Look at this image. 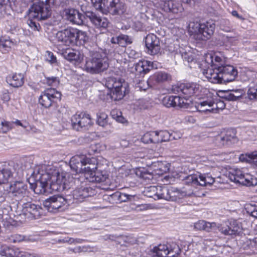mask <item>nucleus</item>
I'll return each mask as SVG.
<instances>
[{
	"instance_id": "nucleus-64",
	"label": "nucleus",
	"mask_w": 257,
	"mask_h": 257,
	"mask_svg": "<svg viewBox=\"0 0 257 257\" xmlns=\"http://www.w3.org/2000/svg\"><path fill=\"white\" fill-rule=\"evenodd\" d=\"M86 249H87L86 247L85 246H78L73 248H68V249L69 251H73L75 253L85 251L86 250Z\"/></svg>"
},
{
	"instance_id": "nucleus-55",
	"label": "nucleus",
	"mask_w": 257,
	"mask_h": 257,
	"mask_svg": "<svg viewBox=\"0 0 257 257\" xmlns=\"http://www.w3.org/2000/svg\"><path fill=\"white\" fill-rule=\"evenodd\" d=\"M24 239L25 237L24 236L18 234L12 235L9 237L10 241L13 243L21 242L24 240Z\"/></svg>"
},
{
	"instance_id": "nucleus-44",
	"label": "nucleus",
	"mask_w": 257,
	"mask_h": 257,
	"mask_svg": "<svg viewBox=\"0 0 257 257\" xmlns=\"http://www.w3.org/2000/svg\"><path fill=\"white\" fill-rule=\"evenodd\" d=\"M96 115V123L98 125L103 127H105L109 125V123L108 121V115L105 112L102 111H99L97 113Z\"/></svg>"
},
{
	"instance_id": "nucleus-10",
	"label": "nucleus",
	"mask_w": 257,
	"mask_h": 257,
	"mask_svg": "<svg viewBox=\"0 0 257 257\" xmlns=\"http://www.w3.org/2000/svg\"><path fill=\"white\" fill-rule=\"evenodd\" d=\"M34 0H27L28 2L32 3ZM29 9V16L31 18H37L38 20H45L51 14V8L48 3L49 0H37Z\"/></svg>"
},
{
	"instance_id": "nucleus-29",
	"label": "nucleus",
	"mask_w": 257,
	"mask_h": 257,
	"mask_svg": "<svg viewBox=\"0 0 257 257\" xmlns=\"http://www.w3.org/2000/svg\"><path fill=\"white\" fill-rule=\"evenodd\" d=\"M65 18L73 24L81 25L83 24L85 16L75 9H65Z\"/></svg>"
},
{
	"instance_id": "nucleus-59",
	"label": "nucleus",
	"mask_w": 257,
	"mask_h": 257,
	"mask_svg": "<svg viewBox=\"0 0 257 257\" xmlns=\"http://www.w3.org/2000/svg\"><path fill=\"white\" fill-rule=\"evenodd\" d=\"M252 153L248 155H241L239 156V160L242 162H252L253 163V157L251 156Z\"/></svg>"
},
{
	"instance_id": "nucleus-37",
	"label": "nucleus",
	"mask_w": 257,
	"mask_h": 257,
	"mask_svg": "<svg viewBox=\"0 0 257 257\" xmlns=\"http://www.w3.org/2000/svg\"><path fill=\"white\" fill-rule=\"evenodd\" d=\"M170 167V164L166 162L157 161L152 164V168L155 173L158 175H162L168 172Z\"/></svg>"
},
{
	"instance_id": "nucleus-38",
	"label": "nucleus",
	"mask_w": 257,
	"mask_h": 257,
	"mask_svg": "<svg viewBox=\"0 0 257 257\" xmlns=\"http://www.w3.org/2000/svg\"><path fill=\"white\" fill-rule=\"evenodd\" d=\"M160 136L162 137L161 140H159L158 143L164 142L171 141L173 140H177L181 138V134L177 132H172L170 133L167 131H160Z\"/></svg>"
},
{
	"instance_id": "nucleus-23",
	"label": "nucleus",
	"mask_w": 257,
	"mask_h": 257,
	"mask_svg": "<svg viewBox=\"0 0 257 257\" xmlns=\"http://www.w3.org/2000/svg\"><path fill=\"white\" fill-rule=\"evenodd\" d=\"M156 5L158 8L166 13L178 14L183 10L180 3L173 0H159Z\"/></svg>"
},
{
	"instance_id": "nucleus-39",
	"label": "nucleus",
	"mask_w": 257,
	"mask_h": 257,
	"mask_svg": "<svg viewBox=\"0 0 257 257\" xmlns=\"http://www.w3.org/2000/svg\"><path fill=\"white\" fill-rule=\"evenodd\" d=\"M111 42L113 44H117L120 46L125 47L127 44L132 43V39L128 36L126 35H120L111 39Z\"/></svg>"
},
{
	"instance_id": "nucleus-22",
	"label": "nucleus",
	"mask_w": 257,
	"mask_h": 257,
	"mask_svg": "<svg viewBox=\"0 0 257 257\" xmlns=\"http://www.w3.org/2000/svg\"><path fill=\"white\" fill-rule=\"evenodd\" d=\"M103 168L100 163H97L96 170L92 173L89 172L87 174V180L89 182H102L105 181L109 177V172Z\"/></svg>"
},
{
	"instance_id": "nucleus-18",
	"label": "nucleus",
	"mask_w": 257,
	"mask_h": 257,
	"mask_svg": "<svg viewBox=\"0 0 257 257\" xmlns=\"http://www.w3.org/2000/svg\"><path fill=\"white\" fill-rule=\"evenodd\" d=\"M94 194V190L87 186L81 185L80 187L76 188L73 191L71 194L67 195L65 197V203L68 200H71L72 198L77 202H81L84 199L91 196Z\"/></svg>"
},
{
	"instance_id": "nucleus-34",
	"label": "nucleus",
	"mask_w": 257,
	"mask_h": 257,
	"mask_svg": "<svg viewBox=\"0 0 257 257\" xmlns=\"http://www.w3.org/2000/svg\"><path fill=\"white\" fill-rule=\"evenodd\" d=\"M6 80L11 86L14 87H19L23 85L24 77L21 73H15L8 76Z\"/></svg>"
},
{
	"instance_id": "nucleus-17",
	"label": "nucleus",
	"mask_w": 257,
	"mask_h": 257,
	"mask_svg": "<svg viewBox=\"0 0 257 257\" xmlns=\"http://www.w3.org/2000/svg\"><path fill=\"white\" fill-rule=\"evenodd\" d=\"M125 11V5L120 0H103L102 14L108 13L112 15H121Z\"/></svg>"
},
{
	"instance_id": "nucleus-1",
	"label": "nucleus",
	"mask_w": 257,
	"mask_h": 257,
	"mask_svg": "<svg viewBox=\"0 0 257 257\" xmlns=\"http://www.w3.org/2000/svg\"><path fill=\"white\" fill-rule=\"evenodd\" d=\"M32 176L36 182L35 193L44 194L64 190V174L57 169L45 165L36 166Z\"/></svg>"
},
{
	"instance_id": "nucleus-50",
	"label": "nucleus",
	"mask_w": 257,
	"mask_h": 257,
	"mask_svg": "<svg viewBox=\"0 0 257 257\" xmlns=\"http://www.w3.org/2000/svg\"><path fill=\"white\" fill-rule=\"evenodd\" d=\"M87 40L88 37L86 32L78 30V32L77 34L76 44H75V45H83Z\"/></svg>"
},
{
	"instance_id": "nucleus-45",
	"label": "nucleus",
	"mask_w": 257,
	"mask_h": 257,
	"mask_svg": "<svg viewBox=\"0 0 257 257\" xmlns=\"http://www.w3.org/2000/svg\"><path fill=\"white\" fill-rule=\"evenodd\" d=\"M120 192L116 191L111 194H106L103 196V200L111 204L120 203Z\"/></svg>"
},
{
	"instance_id": "nucleus-11",
	"label": "nucleus",
	"mask_w": 257,
	"mask_h": 257,
	"mask_svg": "<svg viewBox=\"0 0 257 257\" xmlns=\"http://www.w3.org/2000/svg\"><path fill=\"white\" fill-rule=\"evenodd\" d=\"M214 97L208 89H204L203 95L195 105L197 110L205 114L215 112Z\"/></svg>"
},
{
	"instance_id": "nucleus-56",
	"label": "nucleus",
	"mask_w": 257,
	"mask_h": 257,
	"mask_svg": "<svg viewBox=\"0 0 257 257\" xmlns=\"http://www.w3.org/2000/svg\"><path fill=\"white\" fill-rule=\"evenodd\" d=\"M46 60L52 64L56 62V58L52 52L50 51H46L45 54Z\"/></svg>"
},
{
	"instance_id": "nucleus-27",
	"label": "nucleus",
	"mask_w": 257,
	"mask_h": 257,
	"mask_svg": "<svg viewBox=\"0 0 257 257\" xmlns=\"http://www.w3.org/2000/svg\"><path fill=\"white\" fill-rule=\"evenodd\" d=\"M28 190L27 185L22 181H16L10 185V193L16 200L25 196Z\"/></svg>"
},
{
	"instance_id": "nucleus-35",
	"label": "nucleus",
	"mask_w": 257,
	"mask_h": 257,
	"mask_svg": "<svg viewBox=\"0 0 257 257\" xmlns=\"http://www.w3.org/2000/svg\"><path fill=\"white\" fill-rule=\"evenodd\" d=\"M23 251L18 248H13L5 245L0 244V254L6 257H22Z\"/></svg>"
},
{
	"instance_id": "nucleus-31",
	"label": "nucleus",
	"mask_w": 257,
	"mask_h": 257,
	"mask_svg": "<svg viewBox=\"0 0 257 257\" xmlns=\"http://www.w3.org/2000/svg\"><path fill=\"white\" fill-rule=\"evenodd\" d=\"M216 141L219 142V147L229 145L236 141V134L233 130H227L223 136L217 137Z\"/></svg>"
},
{
	"instance_id": "nucleus-7",
	"label": "nucleus",
	"mask_w": 257,
	"mask_h": 257,
	"mask_svg": "<svg viewBox=\"0 0 257 257\" xmlns=\"http://www.w3.org/2000/svg\"><path fill=\"white\" fill-rule=\"evenodd\" d=\"M204 89H207L203 88L197 83L194 82L181 83L173 86L172 88L174 93L184 95L182 98H184L185 102H187L188 98L193 95L202 96Z\"/></svg>"
},
{
	"instance_id": "nucleus-43",
	"label": "nucleus",
	"mask_w": 257,
	"mask_h": 257,
	"mask_svg": "<svg viewBox=\"0 0 257 257\" xmlns=\"http://www.w3.org/2000/svg\"><path fill=\"white\" fill-rule=\"evenodd\" d=\"M246 95V98L250 100L257 99V78L250 84Z\"/></svg>"
},
{
	"instance_id": "nucleus-54",
	"label": "nucleus",
	"mask_w": 257,
	"mask_h": 257,
	"mask_svg": "<svg viewBox=\"0 0 257 257\" xmlns=\"http://www.w3.org/2000/svg\"><path fill=\"white\" fill-rule=\"evenodd\" d=\"M64 0H49L48 3L49 5L52 3L56 8H61L62 10H64ZM49 6H50V5Z\"/></svg>"
},
{
	"instance_id": "nucleus-16",
	"label": "nucleus",
	"mask_w": 257,
	"mask_h": 257,
	"mask_svg": "<svg viewBox=\"0 0 257 257\" xmlns=\"http://www.w3.org/2000/svg\"><path fill=\"white\" fill-rule=\"evenodd\" d=\"M180 251L178 245L175 243L170 245V247L166 244H160L153 249V252L158 257H177Z\"/></svg>"
},
{
	"instance_id": "nucleus-53",
	"label": "nucleus",
	"mask_w": 257,
	"mask_h": 257,
	"mask_svg": "<svg viewBox=\"0 0 257 257\" xmlns=\"http://www.w3.org/2000/svg\"><path fill=\"white\" fill-rule=\"evenodd\" d=\"M91 1L95 9L102 13L103 0H91Z\"/></svg>"
},
{
	"instance_id": "nucleus-15",
	"label": "nucleus",
	"mask_w": 257,
	"mask_h": 257,
	"mask_svg": "<svg viewBox=\"0 0 257 257\" xmlns=\"http://www.w3.org/2000/svg\"><path fill=\"white\" fill-rule=\"evenodd\" d=\"M42 208L39 205L32 202L24 203L22 206L20 217L28 219L39 218L42 213Z\"/></svg>"
},
{
	"instance_id": "nucleus-5",
	"label": "nucleus",
	"mask_w": 257,
	"mask_h": 257,
	"mask_svg": "<svg viewBox=\"0 0 257 257\" xmlns=\"http://www.w3.org/2000/svg\"><path fill=\"white\" fill-rule=\"evenodd\" d=\"M215 28L214 22L210 20L203 23H191L189 25V31L194 34V38L198 40L206 41L214 33Z\"/></svg>"
},
{
	"instance_id": "nucleus-4",
	"label": "nucleus",
	"mask_w": 257,
	"mask_h": 257,
	"mask_svg": "<svg viewBox=\"0 0 257 257\" xmlns=\"http://www.w3.org/2000/svg\"><path fill=\"white\" fill-rule=\"evenodd\" d=\"M97 163H99L95 158H88L83 155L75 156L70 159L69 166L76 173L83 172L87 180V174L89 172L93 173L95 171Z\"/></svg>"
},
{
	"instance_id": "nucleus-57",
	"label": "nucleus",
	"mask_w": 257,
	"mask_h": 257,
	"mask_svg": "<svg viewBox=\"0 0 257 257\" xmlns=\"http://www.w3.org/2000/svg\"><path fill=\"white\" fill-rule=\"evenodd\" d=\"M225 107V104L224 102L222 100H215V112L217 113L219 110H222Z\"/></svg>"
},
{
	"instance_id": "nucleus-40",
	"label": "nucleus",
	"mask_w": 257,
	"mask_h": 257,
	"mask_svg": "<svg viewBox=\"0 0 257 257\" xmlns=\"http://www.w3.org/2000/svg\"><path fill=\"white\" fill-rule=\"evenodd\" d=\"M183 60L188 63V66L190 68H196V66H199L197 60L194 58V55L191 52H184L181 54Z\"/></svg>"
},
{
	"instance_id": "nucleus-6",
	"label": "nucleus",
	"mask_w": 257,
	"mask_h": 257,
	"mask_svg": "<svg viewBox=\"0 0 257 257\" xmlns=\"http://www.w3.org/2000/svg\"><path fill=\"white\" fill-rule=\"evenodd\" d=\"M105 85L110 90L111 99L114 101L121 100L128 92L127 84L119 78L109 77L106 79Z\"/></svg>"
},
{
	"instance_id": "nucleus-19",
	"label": "nucleus",
	"mask_w": 257,
	"mask_h": 257,
	"mask_svg": "<svg viewBox=\"0 0 257 257\" xmlns=\"http://www.w3.org/2000/svg\"><path fill=\"white\" fill-rule=\"evenodd\" d=\"M146 52L150 55H157L160 52L161 45L159 38L155 34L150 33L144 38Z\"/></svg>"
},
{
	"instance_id": "nucleus-13",
	"label": "nucleus",
	"mask_w": 257,
	"mask_h": 257,
	"mask_svg": "<svg viewBox=\"0 0 257 257\" xmlns=\"http://www.w3.org/2000/svg\"><path fill=\"white\" fill-rule=\"evenodd\" d=\"M61 96V93L55 89H48L42 93L39 98V102L45 108H49L53 103L60 101Z\"/></svg>"
},
{
	"instance_id": "nucleus-24",
	"label": "nucleus",
	"mask_w": 257,
	"mask_h": 257,
	"mask_svg": "<svg viewBox=\"0 0 257 257\" xmlns=\"http://www.w3.org/2000/svg\"><path fill=\"white\" fill-rule=\"evenodd\" d=\"M85 16L89 20L92 25L97 29H106L109 24L107 18L101 16L95 12L86 11Z\"/></svg>"
},
{
	"instance_id": "nucleus-36",
	"label": "nucleus",
	"mask_w": 257,
	"mask_h": 257,
	"mask_svg": "<svg viewBox=\"0 0 257 257\" xmlns=\"http://www.w3.org/2000/svg\"><path fill=\"white\" fill-rule=\"evenodd\" d=\"M194 228L198 230H204L210 232L215 229L217 226L215 222H209L203 220H200L194 223Z\"/></svg>"
},
{
	"instance_id": "nucleus-52",
	"label": "nucleus",
	"mask_w": 257,
	"mask_h": 257,
	"mask_svg": "<svg viewBox=\"0 0 257 257\" xmlns=\"http://www.w3.org/2000/svg\"><path fill=\"white\" fill-rule=\"evenodd\" d=\"M245 209L248 214L257 218V205H248L246 206Z\"/></svg>"
},
{
	"instance_id": "nucleus-61",
	"label": "nucleus",
	"mask_w": 257,
	"mask_h": 257,
	"mask_svg": "<svg viewBox=\"0 0 257 257\" xmlns=\"http://www.w3.org/2000/svg\"><path fill=\"white\" fill-rule=\"evenodd\" d=\"M240 96L241 95H235L233 93L229 92L225 94V98L229 101H235L238 99Z\"/></svg>"
},
{
	"instance_id": "nucleus-26",
	"label": "nucleus",
	"mask_w": 257,
	"mask_h": 257,
	"mask_svg": "<svg viewBox=\"0 0 257 257\" xmlns=\"http://www.w3.org/2000/svg\"><path fill=\"white\" fill-rule=\"evenodd\" d=\"M163 104L168 108L170 107H187L188 103L184 101L180 95H166L162 99Z\"/></svg>"
},
{
	"instance_id": "nucleus-30",
	"label": "nucleus",
	"mask_w": 257,
	"mask_h": 257,
	"mask_svg": "<svg viewBox=\"0 0 257 257\" xmlns=\"http://www.w3.org/2000/svg\"><path fill=\"white\" fill-rule=\"evenodd\" d=\"M83 59V55L73 48H65V59L78 66Z\"/></svg>"
},
{
	"instance_id": "nucleus-51",
	"label": "nucleus",
	"mask_w": 257,
	"mask_h": 257,
	"mask_svg": "<svg viewBox=\"0 0 257 257\" xmlns=\"http://www.w3.org/2000/svg\"><path fill=\"white\" fill-rule=\"evenodd\" d=\"M229 230H230L231 235L238 234L240 231L239 225L237 223L236 221L233 220L229 222Z\"/></svg>"
},
{
	"instance_id": "nucleus-33",
	"label": "nucleus",
	"mask_w": 257,
	"mask_h": 257,
	"mask_svg": "<svg viewBox=\"0 0 257 257\" xmlns=\"http://www.w3.org/2000/svg\"><path fill=\"white\" fill-rule=\"evenodd\" d=\"M78 32V29L76 28L68 27L65 29V46H75Z\"/></svg>"
},
{
	"instance_id": "nucleus-25",
	"label": "nucleus",
	"mask_w": 257,
	"mask_h": 257,
	"mask_svg": "<svg viewBox=\"0 0 257 257\" xmlns=\"http://www.w3.org/2000/svg\"><path fill=\"white\" fill-rule=\"evenodd\" d=\"M162 199L167 201H177L186 195V193L173 187L163 186Z\"/></svg>"
},
{
	"instance_id": "nucleus-49",
	"label": "nucleus",
	"mask_w": 257,
	"mask_h": 257,
	"mask_svg": "<svg viewBox=\"0 0 257 257\" xmlns=\"http://www.w3.org/2000/svg\"><path fill=\"white\" fill-rule=\"evenodd\" d=\"M14 127V123L11 121L0 120V132L7 133Z\"/></svg>"
},
{
	"instance_id": "nucleus-63",
	"label": "nucleus",
	"mask_w": 257,
	"mask_h": 257,
	"mask_svg": "<svg viewBox=\"0 0 257 257\" xmlns=\"http://www.w3.org/2000/svg\"><path fill=\"white\" fill-rule=\"evenodd\" d=\"M11 0H0V13L5 11L7 7L10 3Z\"/></svg>"
},
{
	"instance_id": "nucleus-12",
	"label": "nucleus",
	"mask_w": 257,
	"mask_h": 257,
	"mask_svg": "<svg viewBox=\"0 0 257 257\" xmlns=\"http://www.w3.org/2000/svg\"><path fill=\"white\" fill-rule=\"evenodd\" d=\"M73 128L77 131L83 132L88 130L93 124L90 114L85 112L76 113L71 117Z\"/></svg>"
},
{
	"instance_id": "nucleus-3",
	"label": "nucleus",
	"mask_w": 257,
	"mask_h": 257,
	"mask_svg": "<svg viewBox=\"0 0 257 257\" xmlns=\"http://www.w3.org/2000/svg\"><path fill=\"white\" fill-rule=\"evenodd\" d=\"M204 60L206 63L210 65L211 68H208L204 70L203 75L207 80L212 83H223L222 81L221 73L219 65L223 62L222 60L219 56L217 53H208L205 55Z\"/></svg>"
},
{
	"instance_id": "nucleus-60",
	"label": "nucleus",
	"mask_w": 257,
	"mask_h": 257,
	"mask_svg": "<svg viewBox=\"0 0 257 257\" xmlns=\"http://www.w3.org/2000/svg\"><path fill=\"white\" fill-rule=\"evenodd\" d=\"M133 27L136 31H141L144 30L145 25L143 22L137 21L134 22Z\"/></svg>"
},
{
	"instance_id": "nucleus-58",
	"label": "nucleus",
	"mask_w": 257,
	"mask_h": 257,
	"mask_svg": "<svg viewBox=\"0 0 257 257\" xmlns=\"http://www.w3.org/2000/svg\"><path fill=\"white\" fill-rule=\"evenodd\" d=\"M134 196L120 192V203L126 202L128 200H132Z\"/></svg>"
},
{
	"instance_id": "nucleus-2",
	"label": "nucleus",
	"mask_w": 257,
	"mask_h": 257,
	"mask_svg": "<svg viewBox=\"0 0 257 257\" xmlns=\"http://www.w3.org/2000/svg\"><path fill=\"white\" fill-rule=\"evenodd\" d=\"M109 67L106 53L102 49L93 52L86 59L83 70L91 74H97L105 71Z\"/></svg>"
},
{
	"instance_id": "nucleus-9",
	"label": "nucleus",
	"mask_w": 257,
	"mask_h": 257,
	"mask_svg": "<svg viewBox=\"0 0 257 257\" xmlns=\"http://www.w3.org/2000/svg\"><path fill=\"white\" fill-rule=\"evenodd\" d=\"M228 177L230 181L244 186H253L257 185L256 179L251 174L245 172L244 169H231L228 172Z\"/></svg>"
},
{
	"instance_id": "nucleus-46",
	"label": "nucleus",
	"mask_w": 257,
	"mask_h": 257,
	"mask_svg": "<svg viewBox=\"0 0 257 257\" xmlns=\"http://www.w3.org/2000/svg\"><path fill=\"white\" fill-rule=\"evenodd\" d=\"M199 186H206L212 185L214 182V179L209 175L199 174Z\"/></svg>"
},
{
	"instance_id": "nucleus-42",
	"label": "nucleus",
	"mask_w": 257,
	"mask_h": 257,
	"mask_svg": "<svg viewBox=\"0 0 257 257\" xmlns=\"http://www.w3.org/2000/svg\"><path fill=\"white\" fill-rule=\"evenodd\" d=\"M142 142L145 144L158 143V139L155 131L148 132L145 133L141 138Z\"/></svg>"
},
{
	"instance_id": "nucleus-14",
	"label": "nucleus",
	"mask_w": 257,
	"mask_h": 257,
	"mask_svg": "<svg viewBox=\"0 0 257 257\" xmlns=\"http://www.w3.org/2000/svg\"><path fill=\"white\" fill-rule=\"evenodd\" d=\"M217 54L223 62L219 65L222 81H223V83L234 81L238 74L237 70L232 65L226 64V58L222 56L221 54L217 53Z\"/></svg>"
},
{
	"instance_id": "nucleus-8",
	"label": "nucleus",
	"mask_w": 257,
	"mask_h": 257,
	"mask_svg": "<svg viewBox=\"0 0 257 257\" xmlns=\"http://www.w3.org/2000/svg\"><path fill=\"white\" fill-rule=\"evenodd\" d=\"M161 64L157 61H149L146 60H140L135 64L132 72L135 74L134 82L137 84L145 83L143 80L145 75L151 69H158Z\"/></svg>"
},
{
	"instance_id": "nucleus-20",
	"label": "nucleus",
	"mask_w": 257,
	"mask_h": 257,
	"mask_svg": "<svg viewBox=\"0 0 257 257\" xmlns=\"http://www.w3.org/2000/svg\"><path fill=\"white\" fill-rule=\"evenodd\" d=\"M171 77L167 73L164 72H159L151 76L145 83L137 84L138 87L142 90H146L149 87L156 85L158 83L163 82L171 80Z\"/></svg>"
},
{
	"instance_id": "nucleus-32",
	"label": "nucleus",
	"mask_w": 257,
	"mask_h": 257,
	"mask_svg": "<svg viewBox=\"0 0 257 257\" xmlns=\"http://www.w3.org/2000/svg\"><path fill=\"white\" fill-rule=\"evenodd\" d=\"M163 186H150L145 188L144 195L149 198H153L154 200L162 199Z\"/></svg>"
},
{
	"instance_id": "nucleus-41",
	"label": "nucleus",
	"mask_w": 257,
	"mask_h": 257,
	"mask_svg": "<svg viewBox=\"0 0 257 257\" xmlns=\"http://www.w3.org/2000/svg\"><path fill=\"white\" fill-rule=\"evenodd\" d=\"M14 45V42L9 38L0 39V50L3 53L9 52Z\"/></svg>"
},
{
	"instance_id": "nucleus-48",
	"label": "nucleus",
	"mask_w": 257,
	"mask_h": 257,
	"mask_svg": "<svg viewBox=\"0 0 257 257\" xmlns=\"http://www.w3.org/2000/svg\"><path fill=\"white\" fill-rule=\"evenodd\" d=\"M184 181V183L188 185H199V174H194L188 175L185 177Z\"/></svg>"
},
{
	"instance_id": "nucleus-21",
	"label": "nucleus",
	"mask_w": 257,
	"mask_h": 257,
	"mask_svg": "<svg viewBox=\"0 0 257 257\" xmlns=\"http://www.w3.org/2000/svg\"><path fill=\"white\" fill-rule=\"evenodd\" d=\"M64 197L62 195H54L46 199L43 202L44 206L49 212L63 210Z\"/></svg>"
},
{
	"instance_id": "nucleus-47",
	"label": "nucleus",
	"mask_w": 257,
	"mask_h": 257,
	"mask_svg": "<svg viewBox=\"0 0 257 257\" xmlns=\"http://www.w3.org/2000/svg\"><path fill=\"white\" fill-rule=\"evenodd\" d=\"M64 33L63 32L62 30L58 31L55 37V41H56V43H61V44H57V48L58 50L60 51V53L63 55L64 54V49L63 48V41L64 39Z\"/></svg>"
},
{
	"instance_id": "nucleus-28",
	"label": "nucleus",
	"mask_w": 257,
	"mask_h": 257,
	"mask_svg": "<svg viewBox=\"0 0 257 257\" xmlns=\"http://www.w3.org/2000/svg\"><path fill=\"white\" fill-rule=\"evenodd\" d=\"M15 164L5 163L0 167V184L8 183L10 180L13 179Z\"/></svg>"
},
{
	"instance_id": "nucleus-62",
	"label": "nucleus",
	"mask_w": 257,
	"mask_h": 257,
	"mask_svg": "<svg viewBox=\"0 0 257 257\" xmlns=\"http://www.w3.org/2000/svg\"><path fill=\"white\" fill-rule=\"evenodd\" d=\"M221 233L224 235H231L228 225L218 227Z\"/></svg>"
}]
</instances>
